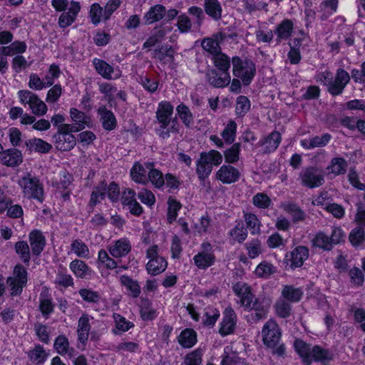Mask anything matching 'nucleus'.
<instances>
[{"label":"nucleus","instance_id":"obj_3","mask_svg":"<svg viewBox=\"0 0 365 365\" xmlns=\"http://www.w3.org/2000/svg\"><path fill=\"white\" fill-rule=\"evenodd\" d=\"M86 115H73L72 124H62L58 126V133L54 135V145L61 151H69L76 145V138L73 132L79 131L85 128Z\"/></svg>","mask_w":365,"mask_h":365},{"label":"nucleus","instance_id":"obj_63","mask_svg":"<svg viewBox=\"0 0 365 365\" xmlns=\"http://www.w3.org/2000/svg\"><path fill=\"white\" fill-rule=\"evenodd\" d=\"M237 125L234 121H230L223 130L222 135L225 141L227 143H232L235 138Z\"/></svg>","mask_w":365,"mask_h":365},{"label":"nucleus","instance_id":"obj_39","mask_svg":"<svg viewBox=\"0 0 365 365\" xmlns=\"http://www.w3.org/2000/svg\"><path fill=\"white\" fill-rule=\"evenodd\" d=\"M331 136L329 134H324L322 136H317L311 139H304L301 141V145L306 149L322 147L326 145L330 140Z\"/></svg>","mask_w":365,"mask_h":365},{"label":"nucleus","instance_id":"obj_2","mask_svg":"<svg viewBox=\"0 0 365 365\" xmlns=\"http://www.w3.org/2000/svg\"><path fill=\"white\" fill-rule=\"evenodd\" d=\"M232 289L238 298V302L247 310L254 309L256 312L257 319H263L266 317L269 307V302L265 299H257L253 302V294L251 287L245 282H239L235 283Z\"/></svg>","mask_w":365,"mask_h":365},{"label":"nucleus","instance_id":"obj_53","mask_svg":"<svg viewBox=\"0 0 365 365\" xmlns=\"http://www.w3.org/2000/svg\"><path fill=\"white\" fill-rule=\"evenodd\" d=\"M202 46L205 51L214 55V56L220 53V47L216 38H205L202 42Z\"/></svg>","mask_w":365,"mask_h":365},{"label":"nucleus","instance_id":"obj_20","mask_svg":"<svg viewBox=\"0 0 365 365\" xmlns=\"http://www.w3.org/2000/svg\"><path fill=\"white\" fill-rule=\"evenodd\" d=\"M81 9L78 2L71 1L68 10L64 11L58 19V25L61 28H66L71 26L76 20Z\"/></svg>","mask_w":365,"mask_h":365},{"label":"nucleus","instance_id":"obj_12","mask_svg":"<svg viewBox=\"0 0 365 365\" xmlns=\"http://www.w3.org/2000/svg\"><path fill=\"white\" fill-rule=\"evenodd\" d=\"M19 98L22 104L28 105L34 114H46L47 106L37 95L27 90L18 92Z\"/></svg>","mask_w":365,"mask_h":365},{"label":"nucleus","instance_id":"obj_62","mask_svg":"<svg viewBox=\"0 0 365 365\" xmlns=\"http://www.w3.org/2000/svg\"><path fill=\"white\" fill-rule=\"evenodd\" d=\"M15 249L21 259L24 262H29L30 259V252L28 244L24 241L18 242L15 245Z\"/></svg>","mask_w":365,"mask_h":365},{"label":"nucleus","instance_id":"obj_9","mask_svg":"<svg viewBox=\"0 0 365 365\" xmlns=\"http://www.w3.org/2000/svg\"><path fill=\"white\" fill-rule=\"evenodd\" d=\"M213 61L215 66L222 72L221 76L219 77H209V81L215 87H225L230 82V76L228 73L230 68L229 58L222 53H219L213 57Z\"/></svg>","mask_w":365,"mask_h":365},{"label":"nucleus","instance_id":"obj_35","mask_svg":"<svg viewBox=\"0 0 365 365\" xmlns=\"http://www.w3.org/2000/svg\"><path fill=\"white\" fill-rule=\"evenodd\" d=\"M51 85H53V81L48 76H46L43 79H41L36 73H32L29 76V87L32 90L40 91Z\"/></svg>","mask_w":365,"mask_h":365},{"label":"nucleus","instance_id":"obj_17","mask_svg":"<svg viewBox=\"0 0 365 365\" xmlns=\"http://www.w3.org/2000/svg\"><path fill=\"white\" fill-rule=\"evenodd\" d=\"M237 324V317L235 311L227 308L224 313L222 322L220 324L219 333L225 336L234 333Z\"/></svg>","mask_w":365,"mask_h":365},{"label":"nucleus","instance_id":"obj_45","mask_svg":"<svg viewBox=\"0 0 365 365\" xmlns=\"http://www.w3.org/2000/svg\"><path fill=\"white\" fill-rule=\"evenodd\" d=\"M71 251L76 256L81 258L88 259L90 251L88 246L79 240H75L71 245Z\"/></svg>","mask_w":365,"mask_h":365},{"label":"nucleus","instance_id":"obj_50","mask_svg":"<svg viewBox=\"0 0 365 365\" xmlns=\"http://www.w3.org/2000/svg\"><path fill=\"white\" fill-rule=\"evenodd\" d=\"M113 318L115 324V329L113 330L115 334H121L123 332L128 331L131 327H133V324L125 319L120 314H114Z\"/></svg>","mask_w":365,"mask_h":365},{"label":"nucleus","instance_id":"obj_1","mask_svg":"<svg viewBox=\"0 0 365 365\" xmlns=\"http://www.w3.org/2000/svg\"><path fill=\"white\" fill-rule=\"evenodd\" d=\"M351 78L355 83L365 86V61L361 63L360 69H352L351 76L343 68L336 70L334 78L328 70L319 72L316 76L317 81L325 85L328 91L333 96L341 94Z\"/></svg>","mask_w":365,"mask_h":365},{"label":"nucleus","instance_id":"obj_34","mask_svg":"<svg viewBox=\"0 0 365 365\" xmlns=\"http://www.w3.org/2000/svg\"><path fill=\"white\" fill-rule=\"evenodd\" d=\"M171 31L170 26H165L158 29L154 34L150 36L146 41L143 43V48H151L160 43L163 39L168 32Z\"/></svg>","mask_w":365,"mask_h":365},{"label":"nucleus","instance_id":"obj_40","mask_svg":"<svg viewBox=\"0 0 365 365\" xmlns=\"http://www.w3.org/2000/svg\"><path fill=\"white\" fill-rule=\"evenodd\" d=\"M122 286L125 289L128 294L137 297L140 293L138 283L128 276L123 275L120 278Z\"/></svg>","mask_w":365,"mask_h":365},{"label":"nucleus","instance_id":"obj_26","mask_svg":"<svg viewBox=\"0 0 365 365\" xmlns=\"http://www.w3.org/2000/svg\"><path fill=\"white\" fill-rule=\"evenodd\" d=\"M277 267L268 261L263 260L255 267L254 274L257 278L269 279L277 272Z\"/></svg>","mask_w":365,"mask_h":365},{"label":"nucleus","instance_id":"obj_47","mask_svg":"<svg viewBox=\"0 0 365 365\" xmlns=\"http://www.w3.org/2000/svg\"><path fill=\"white\" fill-rule=\"evenodd\" d=\"M245 248L248 257L255 259L263 252L262 245L259 240H253L245 244Z\"/></svg>","mask_w":365,"mask_h":365},{"label":"nucleus","instance_id":"obj_42","mask_svg":"<svg viewBox=\"0 0 365 365\" xmlns=\"http://www.w3.org/2000/svg\"><path fill=\"white\" fill-rule=\"evenodd\" d=\"M280 141V134L278 132H273L262 142L261 145L264 152L269 153L277 148Z\"/></svg>","mask_w":365,"mask_h":365},{"label":"nucleus","instance_id":"obj_55","mask_svg":"<svg viewBox=\"0 0 365 365\" xmlns=\"http://www.w3.org/2000/svg\"><path fill=\"white\" fill-rule=\"evenodd\" d=\"M138 197L142 203L148 207H153L156 201L154 193L146 188H143L138 192Z\"/></svg>","mask_w":365,"mask_h":365},{"label":"nucleus","instance_id":"obj_11","mask_svg":"<svg viewBox=\"0 0 365 365\" xmlns=\"http://www.w3.org/2000/svg\"><path fill=\"white\" fill-rule=\"evenodd\" d=\"M146 257L149 259L146 269L150 274L158 275L166 269L168 262L163 257L158 255L157 245H153L147 250Z\"/></svg>","mask_w":365,"mask_h":365},{"label":"nucleus","instance_id":"obj_24","mask_svg":"<svg viewBox=\"0 0 365 365\" xmlns=\"http://www.w3.org/2000/svg\"><path fill=\"white\" fill-rule=\"evenodd\" d=\"M29 242L34 255H38L43 250L46 240L41 232L33 230L29 234Z\"/></svg>","mask_w":365,"mask_h":365},{"label":"nucleus","instance_id":"obj_41","mask_svg":"<svg viewBox=\"0 0 365 365\" xmlns=\"http://www.w3.org/2000/svg\"><path fill=\"white\" fill-rule=\"evenodd\" d=\"M26 48V44L24 42L16 41L11 43L9 46L1 47L0 53L3 56H14L15 54L24 53Z\"/></svg>","mask_w":365,"mask_h":365},{"label":"nucleus","instance_id":"obj_48","mask_svg":"<svg viewBox=\"0 0 365 365\" xmlns=\"http://www.w3.org/2000/svg\"><path fill=\"white\" fill-rule=\"evenodd\" d=\"M71 181L72 176L68 173H63L62 178L60 180V182L57 185V190L61 194L64 200H66L69 197V186L71 185Z\"/></svg>","mask_w":365,"mask_h":365},{"label":"nucleus","instance_id":"obj_44","mask_svg":"<svg viewBox=\"0 0 365 365\" xmlns=\"http://www.w3.org/2000/svg\"><path fill=\"white\" fill-rule=\"evenodd\" d=\"M168 205L167 220L168 223L171 224L175 221L182 205L176 199L170 197L168 200Z\"/></svg>","mask_w":365,"mask_h":365},{"label":"nucleus","instance_id":"obj_8","mask_svg":"<svg viewBox=\"0 0 365 365\" xmlns=\"http://www.w3.org/2000/svg\"><path fill=\"white\" fill-rule=\"evenodd\" d=\"M233 75L240 79L245 86L251 83L256 72L254 63L247 59H241L239 57L232 58Z\"/></svg>","mask_w":365,"mask_h":365},{"label":"nucleus","instance_id":"obj_60","mask_svg":"<svg viewBox=\"0 0 365 365\" xmlns=\"http://www.w3.org/2000/svg\"><path fill=\"white\" fill-rule=\"evenodd\" d=\"M220 317V311L214 307H207L204 314L203 323L207 326H213Z\"/></svg>","mask_w":365,"mask_h":365},{"label":"nucleus","instance_id":"obj_22","mask_svg":"<svg viewBox=\"0 0 365 365\" xmlns=\"http://www.w3.org/2000/svg\"><path fill=\"white\" fill-rule=\"evenodd\" d=\"M130 250V242L125 237L119 239L109 247V252L110 255L116 258L125 256Z\"/></svg>","mask_w":365,"mask_h":365},{"label":"nucleus","instance_id":"obj_64","mask_svg":"<svg viewBox=\"0 0 365 365\" xmlns=\"http://www.w3.org/2000/svg\"><path fill=\"white\" fill-rule=\"evenodd\" d=\"M240 151V144L235 143L230 148L225 152V158L226 162L233 163L239 160V154Z\"/></svg>","mask_w":365,"mask_h":365},{"label":"nucleus","instance_id":"obj_49","mask_svg":"<svg viewBox=\"0 0 365 365\" xmlns=\"http://www.w3.org/2000/svg\"><path fill=\"white\" fill-rule=\"evenodd\" d=\"M281 207L284 212L292 216L294 222L302 220L304 217L303 211L294 204L284 202L281 205Z\"/></svg>","mask_w":365,"mask_h":365},{"label":"nucleus","instance_id":"obj_58","mask_svg":"<svg viewBox=\"0 0 365 365\" xmlns=\"http://www.w3.org/2000/svg\"><path fill=\"white\" fill-rule=\"evenodd\" d=\"M343 124L350 129L357 128L359 131L365 135V119L356 120L353 117L346 116L343 120Z\"/></svg>","mask_w":365,"mask_h":365},{"label":"nucleus","instance_id":"obj_5","mask_svg":"<svg viewBox=\"0 0 365 365\" xmlns=\"http://www.w3.org/2000/svg\"><path fill=\"white\" fill-rule=\"evenodd\" d=\"M281 335L280 329L274 320L267 321L262 327V338L264 344L278 355H282L285 350L284 345L279 344Z\"/></svg>","mask_w":365,"mask_h":365},{"label":"nucleus","instance_id":"obj_16","mask_svg":"<svg viewBox=\"0 0 365 365\" xmlns=\"http://www.w3.org/2000/svg\"><path fill=\"white\" fill-rule=\"evenodd\" d=\"M152 163H135L130 170V175L131 179L136 183L143 185H148V176Z\"/></svg>","mask_w":365,"mask_h":365},{"label":"nucleus","instance_id":"obj_30","mask_svg":"<svg viewBox=\"0 0 365 365\" xmlns=\"http://www.w3.org/2000/svg\"><path fill=\"white\" fill-rule=\"evenodd\" d=\"M92 318H91L88 315L83 314L78 320L77 333L78 336V340L82 344H85L88 340V333L91 328L90 320Z\"/></svg>","mask_w":365,"mask_h":365},{"label":"nucleus","instance_id":"obj_19","mask_svg":"<svg viewBox=\"0 0 365 365\" xmlns=\"http://www.w3.org/2000/svg\"><path fill=\"white\" fill-rule=\"evenodd\" d=\"M215 176L224 184H232L240 180L241 173L237 168L224 165L217 171Z\"/></svg>","mask_w":365,"mask_h":365},{"label":"nucleus","instance_id":"obj_25","mask_svg":"<svg viewBox=\"0 0 365 365\" xmlns=\"http://www.w3.org/2000/svg\"><path fill=\"white\" fill-rule=\"evenodd\" d=\"M26 146L30 153H48L52 145L41 138H32L26 141Z\"/></svg>","mask_w":365,"mask_h":365},{"label":"nucleus","instance_id":"obj_61","mask_svg":"<svg viewBox=\"0 0 365 365\" xmlns=\"http://www.w3.org/2000/svg\"><path fill=\"white\" fill-rule=\"evenodd\" d=\"M365 232L363 228L357 227L354 229L349 235V241L354 247H357L364 241Z\"/></svg>","mask_w":365,"mask_h":365},{"label":"nucleus","instance_id":"obj_43","mask_svg":"<svg viewBox=\"0 0 365 365\" xmlns=\"http://www.w3.org/2000/svg\"><path fill=\"white\" fill-rule=\"evenodd\" d=\"M147 180L148 184L150 182L156 188H161L165 185L163 174L160 170L155 168L153 163H152Z\"/></svg>","mask_w":365,"mask_h":365},{"label":"nucleus","instance_id":"obj_13","mask_svg":"<svg viewBox=\"0 0 365 365\" xmlns=\"http://www.w3.org/2000/svg\"><path fill=\"white\" fill-rule=\"evenodd\" d=\"M27 282V272L24 267L16 265L11 277L7 279L11 295H19Z\"/></svg>","mask_w":365,"mask_h":365},{"label":"nucleus","instance_id":"obj_31","mask_svg":"<svg viewBox=\"0 0 365 365\" xmlns=\"http://www.w3.org/2000/svg\"><path fill=\"white\" fill-rule=\"evenodd\" d=\"M70 269L76 277L85 278L92 274V270L83 261L75 259L70 263Z\"/></svg>","mask_w":365,"mask_h":365},{"label":"nucleus","instance_id":"obj_15","mask_svg":"<svg viewBox=\"0 0 365 365\" xmlns=\"http://www.w3.org/2000/svg\"><path fill=\"white\" fill-rule=\"evenodd\" d=\"M300 178L302 185L310 188L319 187L324 182L322 171L314 168H309L302 170Z\"/></svg>","mask_w":365,"mask_h":365},{"label":"nucleus","instance_id":"obj_57","mask_svg":"<svg viewBox=\"0 0 365 365\" xmlns=\"http://www.w3.org/2000/svg\"><path fill=\"white\" fill-rule=\"evenodd\" d=\"M202 355V350L197 349L185 356L184 363L185 365H200Z\"/></svg>","mask_w":365,"mask_h":365},{"label":"nucleus","instance_id":"obj_54","mask_svg":"<svg viewBox=\"0 0 365 365\" xmlns=\"http://www.w3.org/2000/svg\"><path fill=\"white\" fill-rule=\"evenodd\" d=\"M89 15L91 17V22L97 25L101 21L104 19V10L103 8L97 3L93 4L91 6Z\"/></svg>","mask_w":365,"mask_h":365},{"label":"nucleus","instance_id":"obj_36","mask_svg":"<svg viewBox=\"0 0 365 365\" xmlns=\"http://www.w3.org/2000/svg\"><path fill=\"white\" fill-rule=\"evenodd\" d=\"M29 360L35 364H43L47 359L48 354L40 345H36L28 352Z\"/></svg>","mask_w":365,"mask_h":365},{"label":"nucleus","instance_id":"obj_46","mask_svg":"<svg viewBox=\"0 0 365 365\" xmlns=\"http://www.w3.org/2000/svg\"><path fill=\"white\" fill-rule=\"evenodd\" d=\"M205 10L207 15L215 19H220L222 14V8L217 0H205Z\"/></svg>","mask_w":365,"mask_h":365},{"label":"nucleus","instance_id":"obj_51","mask_svg":"<svg viewBox=\"0 0 365 365\" xmlns=\"http://www.w3.org/2000/svg\"><path fill=\"white\" fill-rule=\"evenodd\" d=\"M329 237L323 232H318L313 239V245L323 250H331L332 244Z\"/></svg>","mask_w":365,"mask_h":365},{"label":"nucleus","instance_id":"obj_32","mask_svg":"<svg viewBox=\"0 0 365 365\" xmlns=\"http://www.w3.org/2000/svg\"><path fill=\"white\" fill-rule=\"evenodd\" d=\"M165 14V8L160 4L152 6L144 15L145 24H151L161 20Z\"/></svg>","mask_w":365,"mask_h":365},{"label":"nucleus","instance_id":"obj_10","mask_svg":"<svg viewBox=\"0 0 365 365\" xmlns=\"http://www.w3.org/2000/svg\"><path fill=\"white\" fill-rule=\"evenodd\" d=\"M106 193H107L108 198L111 201H117L120 194L118 185L115 182H110L108 187H106V185L104 182H101L91 194L90 205L95 206L97 203L100 202L105 198Z\"/></svg>","mask_w":365,"mask_h":365},{"label":"nucleus","instance_id":"obj_29","mask_svg":"<svg viewBox=\"0 0 365 365\" xmlns=\"http://www.w3.org/2000/svg\"><path fill=\"white\" fill-rule=\"evenodd\" d=\"M178 341L183 348H191L197 343V333L192 329H185L180 332Z\"/></svg>","mask_w":365,"mask_h":365},{"label":"nucleus","instance_id":"obj_18","mask_svg":"<svg viewBox=\"0 0 365 365\" xmlns=\"http://www.w3.org/2000/svg\"><path fill=\"white\" fill-rule=\"evenodd\" d=\"M93 63L98 74L104 78L118 79L122 75L121 70L118 67H112L103 60L94 58Z\"/></svg>","mask_w":365,"mask_h":365},{"label":"nucleus","instance_id":"obj_38","mask_svg":"<svg viewBox=\"0 0 365 365\" xmlns=\"http://www.w3.org/2000/svg\"><path fill=\"white\" fill-rule=\"evenodd\" d=\"M293 31V23L289 19H284L277 27L274 33L277 36V40L288 39Z\"/></svg>","mask_w":365,"mask_h":365},{"label":"nucleus","instance_id":"obj_59","mask_svg":"<svg viewBox=\"0 0 365 365\" xmlns=\"http://www.w3.org/2000/svg\"><path fill=\"white\" fill-rule=\"evenodd\" d=\"M230 236L235 242H242L247 236V230L242 222H239L230 231Z\"/></svg>","mask_w":365,"mask_h":365},{"label":"nucleus","instance_id":"obj_37","mask_svg":"<svg viewBox=\"0 0 365 365\" xmlns=\"http://www.w3.org/2000/svg\"><path fill=\"white\" fill-rule=\"evenodd\" d=\"M303 296V291L301 288L294 287L293 286L286 285L282 291V297L283 299H286L289 302H298Z\"/></svg>","mask_w":365,"mask_h":365},{"label":"nucleus","instance_id":"obj_27","mask_svg":"<svg viewBox=\"0 0 365 365\" xmlns=\"http://www.w3.org/2000/svg\"><path fill=\"white\" fill-rule=\"evenodd\" d=\"M170 115H157L158 122L160 125L158 133L163 138H166L169 136V132L173 130H176L175 119L171 120Z\"/></svg>","mask_w":365,"mask_h":365},{"label":"nucleus","instance_id":"obj_23","mask_svg":"<svg viewBox=\"0 0 365 365\" xmlns=\"http://www.w3.org/2000/svg\"><path fill=\"white\" fill-rule=\"evenodd\" d=\"M1 160L4 165L7 166H18L23 161L22 153L17 149H9L3 152L1 156Z\"/></svg>","mask_w":365,"mask_h":365},{"label":"nucleus","instance_id":"obj_28","mask_svg":"<svg viewBox=\"0 0 365 365\" xmlns=\"http://www.w3.org/2000/svg\"><path fill=\"white\" fill-rule=\"evenodd\" d=\"M21 123L24 125H32L35 130L43 131L50 128V122L45 119H37L35 115H20Z\"/></svg>","mask_w":365,"mask_h":365},{"label":"nucleus","instance_id":"obj_33","mask_svg":"<svg viewBox=\"0 0 365 365\" xmlns=\"http://www.w3.org/2000/svg\"><path fill=\"white\" fill-rule=\"evenodd\" d=\"M347 167L346 161L341 158H335L332 159L330 165L327 167V175L331 177H336L344 173Z\"/></svg>","mask_w":365,"mask_h":365},{"label":"nucleus","instance_id":"obj_21","mask_svg":"<svg viewBox=\"0 0 365 365\" xmlns=\"http://www.w3.org/2000/svg\"><path fill=\"white\" fill-rule=\"evenodd\" d=\"M309 257V250L304 246L297 247L286 255V259L292 268L300 267Z\"/></svg>","mask_w":365,"mask_h":365},{"label":"nucleus","instance_id":"obj_52","mask_svg":"<svg viewBox=\"0 0 365 365\" xmlns=\"http://www.w3.org/2000/svg\"><path fill=\"white\" fill-rule=\"evenodd\" d=\"M276 314L282 318L290 316L292 312L291 305L283 299L277 300L274 304Z\"/></svg>","mask_w":365,"mask_h":365},{"label":"nucleus","instance_id":"obj_14","mask_svg":"<svg viewBox=\"0 0 365 365\" xmlns=\"http://www.w3.org/2000/svg\"><path fill=\"white\" fill-rule=\"evenodd\" d=\"M193 261L195 264L201 269H205L213 265L215 257L211 244L203 242L201 245V251L193 257Z\"/></svg>","mask_w":365,"mask_h":365},{"label":"nucleus","instance_id":"obj_4","mask_svg":"<svg viewBox=\"0 0 365 365\" xmlns=\"http://www.w3.org/2000/svg\"><path fill=\"white\" fill-rule=\"evenodd\" d=\"M294 349L304 365H310L313 361H326L333 359V354L319 346L311 347L301 339H296Z\"/></svg>","mask_w":365,"mask_h":365},{"label":"nucleus","instance_id":"obj_7","mask_svg":"<svg viewBox=\"0 0 365 365\" xmlns=\"http://www.w3.org/2000/svg\"><path fill=\"white\" fill-rule=\"evenodd\" d=\"M18 185L21 187L24 197L35 199L41 202H43V188L36 178L28 173L18 180Z\"/></svg>","mask_w":365,"mask_h":365},{"label":"nucleus","instance_id":"obj_56","mask_svg":"<svg viewBox=\"0 0 365 365\" xmlns=\"http://www.w3.org/2000/svg\"><path fill=\"white\" fill-rule=\"evenodd\" d=\"M245 220L248 228L252 235L259 234L260 231V222L257 216L252 213L245 215Z\"/></svg>","mask_w":365,"mask_h":365},{"label":"nucleus","instance_id":"obj_6","mask_svg":"<svg viewBox=\"0 0 365 365\" xmlns=\"http://www.w3.org/2000/svg\"><path fill=\"white\" fill-rule=\"evenodd\" d=\"M222 162V156L220 152L211 150L202 153L197 162L196 172L200 180L207 178L212 172V166H217Z\"/></svg>","mask_w":365,"mask_h":365}]
</instances>
